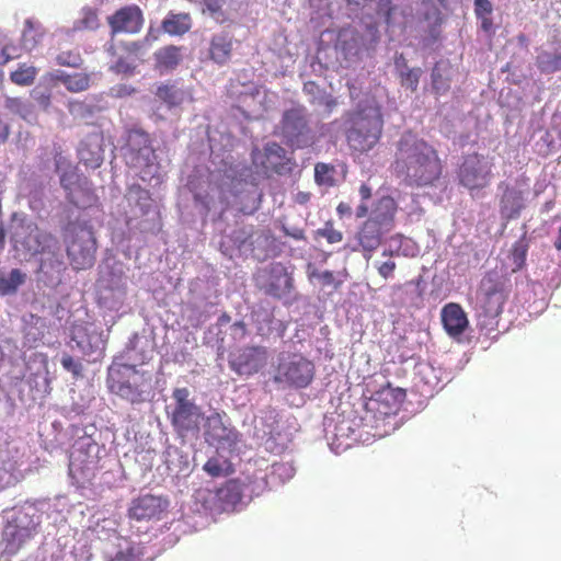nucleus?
I'll use <instances>...</instances> for the list:
<instances>
[{"label": "nucleus", "instance_id": "1", "mask_svg": "<svg viewBox=\"0 0 561 561\" xmlns=\"http://www.w3.org/2000/svg\"><path fill=\"white\" fill-rule=\"evenodd\" d=\"M397 167L412 186H436L443 165L437 151L412 133L401 136L398 145Z\"/></svg>", "mask_w": 561, "mask_h": 561}, {"label": "nucleus", "instance_id": "2", "mask_svg": "<svg viewBox=\"0 0 561 561\" xmlns=\"http://www.w3.org/2000/svg\"><path fill=\"white\" fill-rule=\"evenodd\" d=\"M165 411L174 434L182 442L198 438L206 414L188 388H174Z\"/></svg>", "mask_w": 561, "mask_h": 561}, {"label": "nucleus", "instance_id": "3", "mask_svg": "<svg viewBox=\"0 0 561 561\" xmlns=\"http://www.w3.org/2000/svg\"><path fill=\"white\" fill-rule=\"evenodd\" d=\"M51 504L45 501L36 503L25 502L22 506L14 507L7 516V525L3 528L2 538L5 550L15 553L31 537L42 523L43 514H47Z\"/></svg>", "mask_w": 561, "mask_h": 561}, {"label": "nucleus", "instance_id": "4", "mask_svg": "<svg viewBox=\"0 0 561 561\" xmlns=\"http://www.w3.org/2000/svg\"><path fill=\"white\" fill-rule=\"evenodd\" d=\"M62 237L67 255L75 270H88L94 265L98 245L88 211L68 221L64 227Z\"/></svg>", "mask_w": 561, "mask_h": 561}, {"label": "nucleus", "instance_id": "5", "mask_svg": "<svg viewBox=\"0 0 561 561\" xmlns=\"http://www.w3.org/2000/svg\"><path fill=\"white\" fill-rule=\"evenodd\" d=\"M90 430L87 427L83 435L76 439L69 456V476L78 486H84L95 478L103 468L101 461L106 455L105 447L93 438L96 428Z\"/></svg>", "mask_w": 561, "mask_h": 561}, {"label": "nucleus", "instance_id": "6", "mask_svg": "<svg viewBox=\"0 0 561 561\" xmlns=\"http://www.w3.org/2000/svg\"><path fill=\"white\" fill-rule=\"evenodd\" d=\"M351 126L347 130L350 145L359 151L370 150L379 140L382 131L380 108L374 99L359 101L357 110L350 114Z\"/></svg>", "mask_w": 561, "mask_h": 561}, {"label": "nucleus", "instance_id": "7", "mask_svg": "<svg viewBox=\"0 0 561 561\" xmlns=\"http://www.w3.org/2000/svg\"><path fill=\"white\" fill-rule=\"evenodd\" d=\"M126 164L137 171L142 181L158 174L159 163L150 135L140 127L126 130V144L122 148Z\"/></svg>", "mask_w": 561, "mask_h": 561}, {"label": "nucleus", "instance_id": "8", "mask_svg": "<svg viewBox=\"0 0 561 561\" xmlns=\"http://www.w3.org/2000/svg\"><path fill=\"white\" fill-rule=\"evenodd\" d=\"M10 242L18 253L35 255L41 250L55 247L57 239L37 225L26 215L14 213L8 227Z\"/></svg>", "mask_w": 561, "mask_h": 561}, {"label": "nucleus", "instance_id": "9", "mask_svg": "<svg viewBox=\"0 0 561 561\" xmlns=\"http://www.w3.org/2000/svg\"><path fill=\"white\" fill-rule=\"evenodd\" d=\"M507 291L504 279L497 274H488L481 280L476 301V316L481 329H493L502 312Z\"/></svg>", "mask_w": 561, "mask_h": 561}, {"label": "nucleus", "instance_id": "10", "mask_svg": "<svg viewBox=\"0 0 561 561\" xmlns=\"http://www.w3.org/2000/svg\"><path fill=\"white\" fill-rule=\"evenodd\" d=\"M110 389L122 399L130 403H140L150 394L151 374L142 369L119 368L110 366L108 378Z\"/></svg>", "mask_w": 561, "mask_h": 561}, {"label": "nucleus", "instance_id": "11", "mask_svg": "<svg viewBox=\"0 0 561 561\" xmlns=\"http://www.w3.org/2000/svg\"><path fill=\"white\" fill-rule=\"evenodd\" d=\"M255 284L264 295L284 304H293L297 299L293 273L280 262H273L261 270Z\"/></svg>", "mask_w": 561, "mask_h": 561}, {"label": "nucleus", "instance_id": "12", "mask_svg": "<svg viewBox=\"0 0 561 561\" xmlns=\"http://www.w3.org/2000/svg\"><path fill=\"white\" fill-rule=\"evenodd\" d=\"M55 165L67 199L78 208H91L96 202V196L87 179L82 178L77 169L61 156L55 158Z\"/></svg>", "mask_w": 561, "mask_h": 561}, {"label": "nucleus", "instance_id": "13", "mask_svg": "<svg viewBox=\"0 0 561 561\" xmlns=\"http://www.w3.org/2000/svg\"><path fill=\"white\" fill-rule=\"evenodd\" d=\"M279 130L284 141L293 148H308L316 140V133L309 124L307 110L302 106H295L283 113Z\"/></svg>", "mask_w": 561, "mask_h": 561}, {"label": "nucleus", "instance_id": "14", "mask_svg": "<svg viewBox=\"0 0 561 561\" xmlns=\"http://www.w3.org/2000/svg\"><path fill=\"white\" fill-rule=\"evenodd\" d=\"M202 430L205 442L218 451L231 453L239 442V433L231 426L225 412L213 410L206 415Z\"/></svg>", "mask_w": 561, "mask_h": 561}, {"label": "nucleus", "instance_id": "15", "mask_svg": "<svg viewBox=\"0 0 561 561\" xmlns=\"http://www.w3.org/2000/svg\"><path fill=\"white\" fill-rule=\"evenodd\" d=\"M105 337L93 323L75 324L70 331L69 346L77 350L89 360L95 362L103 356Z\"/></svg>", "mask_w": 561, "mask_h": 561}, {"label": "nucleus", "instance_id": "16", "mask_svg": "<svg viewBox=\"0 0 561 561\" xmlns=\"http://www.w3.org/2000/svg\"><path fill=\"white\" fill-rule=\"evenodd\" d=\"M313 377V363L302 356L294 355L288 360L279 363L274 379L287 387L301 389L308 387Z\"/></svg>", "mask_w": 561, "mask_h": 561}, {"label": "nucleus", "instance_id": "17", "mask_svg": "<svg viewBox=\"0 0 561 561\" xmlns=\"http://www.w3.org/2000/svg\"><path fill=\"white\" fill-rule=\"evenodd\" d=\"M492 178V163L483 154L472 153L463 158L458 169L459 184L469 191L485 187Z\"/></svg>", "mask_w": 561, "mask_h": 561}, {"label": "nucleus", "instance_id": "18", "mask_svg": "<svg viewBox=\"0 0 561 561\" xmlns=\"http://www.w3.org/2000/svg\"><path fill=\"white\" fill-rule=\"evenodd\" d=\"M277 416L274 409L267 408L261 410L253 421L252 436L256 444L274 454H278L284 449V443L278 442L280 433Z\"/></svg>", "mask_w": 561, "mask_h": 561}, {"label": "nucleus", "instance_id": "19", "mask_svg": "<svg viewBox=\"0 0 561 561\" xmlns=\"http://www.w3.org/2000/svg\"><path fill=\"white\" fill-rule=\"evenodd\" d=\"M253 226H241L222 237L219 243L220 252L229 257L248 256L254 251V243L261 238Z\"/></svg>", "mask_w": 561, "mask_h": 561}, {"label": "nucleus", "instance_id": "20", "mask_svg": "<svg viewBox=\"0 0 561 561\" xmlns=\"http://www.w3.org/2000/svg\"><path fill=\"white\" fill-rule=\"evenodd\" d=\"M152 355L153 348L150 341L146 336L134 334L124 352L114 359L111 366L137 369L138 366L148 363Z\"/></svg>", "mask_w": 561, "mask_h": 561}, {"label": "nucleus", "instance_id": "21", "mask_svg": "<svg viewBox=\"0 0 561 561\" xmlns=\"http://www.w3.org/2000/svg\"><path fill=\"white\" fill-rule=\"evenodd\" d=\"M253 162L260 164L265 172L272 171L279 175L290 174L295 163L286 157V150L276 142H267L264 147V153L260 151L252 152Z\"/></svg>", "mask_w": 561, "mask_h": 561}, {"label": "nucleus", "instance_id": "22", "mask_svg": "<svg viewBox=\"0 0 561 561\" xmlns=\"http://www.w3.org/2000/svg\"><path fill=\"white\" fill-rule=\"evenodd\" d=\"M126 198L129 204H135L140 213L148 218L138 222L141 232H150L156 234L160 231L159 214L152 208V201L149 192L139 185H131L128 188Z\"/></svg>", "mask_w": 561, "mask_h": 561}, {"label": "nucleus", "instance_id": "23", "mask_svg": "<svg viewBox=\"0 0 561 561\" xmlns=\"http://www.w3.org/2000/svg\"><path fill=\"white\" fill-rule=\"evenodd\" d=\"M267 358L266 348L263 346H251L230 354L229 366L240 376H250L257 373Z\"/></svg>", "mask_w": 561, "mask_h": 561}, {"label": "nucleus", "instance_id": "24", "mask_svg": "<svg viewBox=\"0 0 561 561\" xmlns=\"http://www.w3.org/2000/svg\"><path fill=\"white\" fill-rule=\"evenodd\" d=\"M168 507V499L160 495L145 494L131 501L128 516L137 522L160 519Z\"/></svg>", "mask_w": 561, "mask_h": 561}, {"label": "nucleus", "instance_id": "25", "mask_svg": "<svg viewBox=\"0 0 561 561\" xmlns=\"http://www.w3.org/2000/svg\"><path fill=\"white\" fill-rule=\"evenodd\" d=\"M453 379L450 371L434 367L431 364H422L417 367L414 386L423 397H432Z\"/></svg>", "mask_w": 561, "mask_h": 561}, {"label": "nucleus", "instance_id": "26", "mask_svg": "<svg viewBox=\"0 0 561 561\" xmlns=\"http://www.w3.org/2000/svg\"><path fill=\"white\" fill-rule=\"evenodd\" d=\"M41 264L38 268V279L49 287L57 286L61 280V274L65 271V262L59 243L55 247L43 249Z\"/></svg>", "mask_w": 561, "mask_h": 561}, {"label": "nucleus", "instance_id": "27", "mask_svg": "<svg viewBox=\"0 0 561 561\" xmlns=\"http://www.w3.org/2000/svg\"><path fill=\"white\" fill-rule=\"evenodd\" d=\"M144 549L140 543L113 535L103 543L102 551L105 561H141Z\"/></svg>", "mask_w": 561, "mask_h": 561}, {"label": "nucleus", "instance_id": "28", "mask_svg": "<svg viewBox=\"0 0 561 561\" xmlns=\"http://www.w3.org/2000/svg\"><path fill=\"white\" fill-rule=\"evenodd\" d=\"M442 13L435 5H425L420 14L416 32L424 47H432L439 39L442 33Z\"/></svg>", "mask_w": 561, "mask_h": 561}, {"label": "nucleus", "instance_id": "29", "mask_svg": "<svg viewBox=\"0 0 561 561\" xmlns=\"http://www.w3.org/2000/svg\"><path fill=\"white\" fill-rule=\"evenodd\" d=\"M105 145L103 134L94 130L79 144L78 157L81 163L91 169L99 168L104 160Z\"/></svg>", "mask_w": 561, "mask_h": 561}, {"label": "nucleus", "instance_id": "30", "mask_svg": "<svg viewBox=\"0 0 561 561\" xmlns=\"http://www.w3.org/2000/svg\"><path fill=\"white\" fill-rule=\"evenodd\" d=\"M112 33H138L144 24L142 12L138 5H127L108 16Z\"/></svg>", "mask_w": 561, "mask_h": 561}, {"label": "nucleus", "instance_id": "31", "mask_svg": "<svg viewBox=\"0 0 561 561\" xmlns=\"http://www.w3.org/2000/svg\"><path fill=\"white\" fill-rule=\"evenodd\" d=\"M248 486H244L237 480H230L220 489H218L216 496L221 503L224 511H239L241 510L250 496L245 493Z\"/></svg>", "mask_w": 561, "mask_h": 561}, {"label": "nucleus", "instance_id": "32", "mask_svg": "<svg viewBox=\"0 0 561 561\" xmlns=\"http://www.w3.org/2000/svg\"><path fill=\"white\" fill-rule=\"evenodd\" d=\"M440 318L445 331L451 337L460 336L469 324L465 310L455 302H449L443 307Z\"/></svg>", "mask_w": 561, "mask_h": 561}, {"label": "nucleus", "instance_id": "33", "mask_svg": "<svg viewBox=\"0 0 561 561\" xmlns=\"http://www.w3.org/2000/svg\"><path fill=\"white\" fill-rule=\"evenodd\" d=\"M98 288H127L124 265L115 260H106L99 266Z\"/></svg>", "mask_w": 561, "mask_h": 561}, {"label": "nucleus", "instance_id": "34", "mask_svg": "<svg viewBox=\"0 0 561 561\" xmlns=\"http://www.w3.org/2000/svg\"><path fill=\"white\" fill-rule=\"evenodd\" d=\"M304 93L313 107L314 112L322 116H329L336 106V100L324 90L320 89L314 82H306L304 84Z\"/></svg>", "mask_w": 561, "mask_h": 561}, {"label": "nucleus", "instance_id": "35", "mask_svg": "<svg viewBox=\"0 0 561 561\" xmlns=\"http://www.w3.org/2000/svg\"><path fill=\"white\" fill-rule=\"evenodd\" d=\"M397 204L390 196H382L370 213L368 220L381 227L383 231H391L394 226Z\"/></svg>", "mask_w": 561, "mask_h": 561}, {"label": "nucleus", "instance_id": "36", "mask_svg": "<svg viewBox=\"0 0 561 561\" xmlns=\"http://www.w3.org/2000/svg\"><path fill=\"white\" fill-rule=\"evenodd\" d=\"M232 47V34L227 31L216 33L209 42V57L215 64L222 66L230 59Z\"/></svg>", "mask_w": 561, "mask_h": 561}, {"label": "nucleus", "instance_id": "37", "mask_svg": "<svg viewBox=\"0 0 561 561\" xmlns=\"http://www.w3.org/2000/svg\"><path fill=\"white\" fill-rule=\"evenodd\" d=\"M536 67L545 75L561 71V43H551L542 47L537 54Z\"/></svg>", "mask_w": 561, "mask_h": 561}, {"label": "nucleus", "instance_id": "38", "mask_svg": "<svg viewBox=\"0 0 561 561\" xmlns=\"http://www.w3.org/2000/svg\"><path fill=\"white\" fill-rule=\"evenodd\" d=\"M187 186L193 195L198 213L202 216H206L215 207V196L210 193V191L214 192L215 190L211 188L207 181L196 184L194 179H190Z\"/></svg>", "mask_w": 561, "mask_h": 561}, {"label": "nucleus", "instance_id": "39", "mask_svg": "<svg viewBox=\"0 0 561 561\" xmlns=\"http://www.w3.org/2000/svg\"><path fill=\"white\" fill-rule=\"evenodd\" d=\"M499 190L503 191V195L501 198L502 216L506 219L517 217L519 215L520 209L524 206L522 192L515 187H510L504 182H502L499 185Z\"/></svg>", "mask_w": 561, "mask_h": 561}, {"label": "nucleus", "instance_id": "40", "mask_svg": "<svg viewBox=\"0 0 561 561\" xmlns=\"http://www.w3.org/2000/svg\"><path fill=\"white\" fill-rule=\"evenodd\" d=\"M376 13L378 19L392 32L396 28H402L404 25L403 10L390 0H378L376 2Z\"/></svg>", "mask_w": 561, "mask_h": 561}, {"label": "nucleus", "instance_id": "41", "mask_svg": "<svg viewBox=\"0 0 561 561\" xmlns=\"http://www.w3.org/2000/svg\"><path fill=\"white\" fill-rule=\"evenodd\" d=\"M419 253L417 244L410 238L397 233L390 237L386 242V248L382 252L383 256H407L412 257Z\"/></svg>", "mask_w": 561, "mask_h": 561}, {"label": "nucleus", "instance_id": "42", "mask_svg": "<svg viewBox=\"0 0 561 561\" xmlns=\"http://www.w3.org/2000/svg\"><path fill=\"white\" fill-rule=\"evenodd\" d=\"M164 463L171 473L186 476L191 470L190 455L176 446H168Z\"/></svg>", "mask_w": 561, "mask_h": 561}, {"label": "nucleus", "instance_id": "43", "mask_svg": "<svg viewBox=\"0 0 561 561\" xmlns=\"http://www.w3.org/2000/svg\"><path fill=\"white\" fill-rule=\"evenodd\" d=\"M389 232L383 231L381 227L367 219L357 233V239L364 251L373 252L380 245L382 238Z\"/></svg>", "mask_w": 561, "mask_h": 561}, {"label": "nucleus", "instance_id": "44", "mask_svg": "<svg viewBox=\"0 0 561 561\" xmlns=\"http://www.w3.org/2000/svg\"><path fill=\"white\" fill-rule=\"evenodd\" d=\"M182 48L178 46H165L154 53L156 69L160 73L174 70L182 61Z\"/></svg>", "mask_w": 561, "mask_h": 561}, {"label": "nucleus", "instance_id": "45", "mask_svg": "<svg viewBox=\"0 0 561 561\" xmlns=\"http://www.w3.org/2000/svg\"><path fill=\"white\" fill-rule=\"evenodd\" d=\"M127 298V288H98L99 305L110 311H119Z\"/></svg>", "mask_w": 561, "mask_h": 561}, {"label": "nucleus", "instance_id": "46", "mask_svg": "<svg viewBox=\"0 0 561 561\" xmlns=\"http://www.w3.org/2000/svg\"><path fill=\"white\" fill-rule=\"evenodd\" d=\"M192 26V19L188 13L169 12L161 23L164 33L172 36L183 35L190 31Z\"/></svg>", "mask_w": 561, "mask_h": 561}, {"label": "nucleus", "instance_id": "47", "mask_svg": "<svg viewBox=\"0 0 561 561\" xmlns=\"http://www.w3.org/2000/svg\"><path fill=\"white\" fill-rule=\"evenodd\" d=\"M203 13L208 14L215 22L222 24L231 20L232 0H203Z\"/></svg>", "mask_w": 561, "mask_h": 561}, {"label": "nucleus", "instance_id": "48", "mask_svg": "<svg viewBox=\"0 0 561 561\" xmlns=\"http://www.w3.org/2000/svg\"><path fill=\"white\" fill-rule=\"evenodd\" d=\"M362 46V39L358 33L353 28H343L339 32L336 38V48L341 50L345 58L356 56Z\"/></svg>", "mask_w": 561, "mask_h": 561}, {"label": "nucleus", "instance_id": "49", "mask_svg": "<svg viewBox=\"0 0 561 561\" xmlns=\"http://www.w3.org/2000/svg\"><path fill=\"white\" fill-rule=\"evenodd\" d=\"M237 171L230 169L226 171V178L231 180L230 183V191L234 196H239L243 192H247L248 196L252 199V206L250 209L242 208L241 210L245 214H252L254 210L259 208V202H260V195L257 193V190L253 186H251L250 190H245L244 187L248 186L247 181L243 179H237Z\"/></svg>", "mask_w": 561, "mask_h": 561}, {"label": "nucleus", "instance_id": "50", "mask_svg": "<svg viewBox=\"0 0 561 561\" xmlns=\"http://www.w3.org/2000/svg\"><path fill=\"white\" fill-rule=\"evenodd\" d=\"M451 68L448 61L440 60L435 64L431 78L433 90L437 94L446 93L450 88Z\"/></svg>", "mask_w": 561, "mask_h": 561}, {"label": "nucleus", "instance_id": "51", "mask_svg": "<svg viewBox=\"0 0 561 561\" xmlns=\"http://www.w3.org/2000/svg\"><path fill=\"white\" fill-rule=\"evenodd\" d=\"M296 473L295 467L289 462H274L271 466L270 473L265 474L266 484L271 488L276 484H283L289 481Z\"/></svg>", "mask_w": 561, "mask_h": 561}, {"label": "nucleus", "instance_id": "52", "mask_svg": "<svg viewBox=\"0 0 561 561\" xmlns=\"http://www.w3.org/2000/svg\"><path fill=\"white\" fill-rule=\"evenodd\" d=\"M26 280V274L19 268H13L7 275H0V295H14L19 287Z\"/></svg>", "mask_w": 561, "mask_h": 561}, {"label": "nucleus", "instance_id": "53", "mask_svg": "<svg viewBox=\"0 0 561 561\" xmlns=\"http://www.w3.org/2000/svg\"><path fill=\"white\" fill-rule=\"evenodd\" d=\"M405 399V390L402 388H392L390 385L376 393L375 401L382 402L389 410H397L399 404Z\"/></svg>", "mask_w": 561, "mask_h": 561}, {"label": "nucleus", "instance_id": "54", "mask_svg": "<svg viewBox=\"0 0 561 561\" xmlns=\"http://www.w3.org/2000/svg\"><path fill=\"white\" fill-rule=\"evenodd\" d=\"M22 479V473L12 460L0 461V492L15 485Z\"/></svg>", "mask_w": 561, "mask_h": 561}, {"label": "nucleus", "instance_id": "55", "mask_svg": "<svg viewBox=\"0 0 561 561\" xmlns=\"http://www.w3.org/2000/svg\"><path fill=\"white\" fill-rule=\"evenodd\" d=\"M184 91L175 85H161L156 92V96L169 108L180 105L184 101Z\"/></svg>", "mask_w": 561, "mask_h": 561}, {"label": "nucleus", "instance_id": "56", "mask_svg": "<svg viewBox=\"0 0 561 561\" xmlns=\"http://www.w3.org/2000/svg\"><path fill=\"white\" fill-rule=\"evenodd\" d=\"M537 135L539 136L537 146H539L540 152L547 154L561 148L560 136H558V131L553 130V127L550 130H540L535 134V136Z\"/></svg>", "mask_w": 561, "mask_h": 561}, {"label": "nucleus", "instance_id": "57", "mask_svg": "<svg viewBox=\"0 0 561 561\" xmlns=\"http://www.w3.org/2000/svg\"><path fill=\"white\" fill-rule=\"evenodd\" d=\"M4 107L19 115L23 119H28L33 116V106L30 102L22 100L21 98L7 96L4 100Z\"/></svg>", "mask_w": 561, "mask_h": 561}, {"label": "nucleus", "instance_id": "58", "mask_svg": "<svg viewBox=\"0 0 561 561\" xmlns=\"http://www.w3.org/2000/svg\"><path fill=\"white\" fill-rule=\"evenodd\" d=\"M528 248V241L525 236H523L514 243L511 252V257L513 261V272L519 271L524 267L526 263Z\"/></svg>", "mask_w": 561, "mask_h": 561}, {"label": "nucleus", "instance_id": "59", "mask_svg": "<svg viewBox=\"0 0 561 561\" xmlns=\"http://www.w3.org/2000/svg\"><path fill=\"white\" fill-rule=\"evenodd\" d=\"M37 75V69L33 66L22 64L19 68L11 72V80L19 85H28L33 83Z\"/></svg>", "mask_w": 561, "mask_h": 561}, {"label": "nucleus", "instance_id": "60", "mask_svg": "<svg viewBox=\"0 0 561 561\" xmlns=\"http://www.w3.org/2000/svg\"><path fill=\"white\" fill-rule=\"evenodd\" d=\"M334 167L319 162L314 167V181L319 185L332 186L334 184Z\"/></svg>", "mask_w": 561, "mask_h": 561}, {"label": "nucleus", "instance_id": "61", "mask_svg": "<svg viewBox=\"0 0 561 561\" xmlns=\"http://www.w3.org/2000/svg\"><path fill=\"white\" fill-rule=\"evenodd\" d=\"M90 87V76L87 73L70 75L65 88L72 93H79L88 90Z\"/></svg>", "mask_w": 561, "mask_h": 561}, {"label": "nucleus", "instance_id": "62", "mask_svg": "<svg viewBox=\"0 0 561 561\" xmlns=\"http://www.w3.org/2000/svg\"><path fill=\"white\" fill-rule=\"evenodd\" d=\"M38 34L36 31V24L31 20H25L24 30L22 33V45L25 49H33L38 43Z\"/></svg>", "mask_w": 561, "mask_h": 561}, {"label": "nucleus", "instance_id": "63", "mask_svg": "<svg viewBox=\"0 0 561 561\" xmlns=\"http://www.w3.org/2000/svg\"><path fill=\"white\" fill-rule=\"evenodd\" d=\"M56 64L59 66L78 68L82 64V57L78 50H65L57 54Z\"/></svg>", "mask_w": 561, "mask_h": 561}, {"label": "nucleus", "instance_id": "64", "mask_svg": "<svg viewBox=\"0 0 561 561\" xmlns=\"http://www.w3.org/2000/svg\"><path fill=\"white\" fill-rule=\"evenodd\" d=\"M48 553L51 561H70L75 558L71 550H67V542L61 543L60 539L48 547Z\"/></svg>", "mask_w": 561, "mask_h": 561}]
</instances>
